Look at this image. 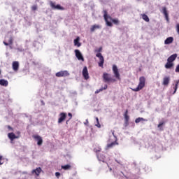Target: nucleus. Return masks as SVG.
<instances>
[{
  "instance_id": "1",
  "label": "nucleus",
  "mask_w": 179,
  "mask_h": 179,
  "mask_svg": "<svg viewBox=\"0 0 179 179\" xmlns=\"http://www.w3.org/2000/svg\"><path fill=\"white\" fill-rule=\"evenodd\" d=\"M103 12L104 20L107 26H109V27H113V23H114V24H118L120 23V21L118 20V19H113L111 16L108 15V13L107 12V10H103ZM108 19H110V20H111L113 23L108 21Z\"/></svg>"
},
{
  "instance_id": "2",
  "label": "nucleus",
  "mask_w": 179,
  "mask_h": 179,
  "mask_svg": "<svg viewBox=\"0 0 179 179\" xmlns=\"http://www.w3.org/2000/svg\"><path fill=\"white\" fill-rule=\"evenodd\" d=\"M177 59V54H173L171 55L167 59V62L165 64L166 69H171V68H174V61Z\"/></svg>"
},
{
  "instance_id": "3",
  "label": "nucleus",
  "mask_w": 179,
  "mask_h": 179,
  "mask_svg": "<svg viewBox=\"0 0 179 179\" xmlns=\"http://www.w3.org/2000/svg\"><path fill=\"white\" fill-rule=\"evenodd\" d=\"M101 51H103V47L94 50V52H96V57L99 58V66H100V68H103L104 57H103V55L100 53Z\"/></svg>"
},
{
  "instance_id": "4",
  "label": "nucleus",
  "mask_w": 179,
  "mask_h": 179,
  "mask_svg": "<svg viewBox=\"0 0 179 179\" xmlns=\"http://www.w3.org/2000/svg\"><path fill=\"white\" fill-rule=\"evenodd\" d=\"M146 83V78L145 77L141 76L139 78V83L137 87L132 89L131 90L133 92H139L140 90H142L143 89V87L145 86Z\"/></svg>"
},
{
  "instance_id": "5",
  "label": "nucleus",
  "mask_w": 179,
  "mask_h": 179,
  "mask_svg": "<svg viewBox=\"0 0 179 179\" xmlns=\"http://www.w3.org/2000/svg\"><path fill=\"white\" fill-rule=\"evenodd\" d=\"M103 79L105 83H110V82L114 83V82H117V80H115V78H111V76H110V74L108 73H103Z\"/></svg>"
},
{
  "instance_id": "6",
  "label": "nucleus",
  "mask_w": 179,
  "mask_h": 179,
  "mask_svg": "<svg viewBox=\"0 0 179 179\" xmlns=\"http://www.w3.org/2000/svg\"><path fill=\"white\" fill-rule=\"evenodd\" d=\"M112 71L113 72L115 78H116V79H117L118 80H121V76L120 75V71H118V67H117V65H113Z\"/></svg>"
},
{
  "instance_id": "7",
  "label": "nucleus",
  "mask_w": 179,
  "mask_h": 179,
  "mask_svg": "<svg viewBox=\"0 0 179 179\" xmlns=\"http://www.w3.org/2000/svg\"><path fill=\"white\" fill-rule=\"evenodd\" d=\"M50 5L52 9H56L57 10H65V8L62 7L61 5H55V2L50 1Z\"/></svg>"
},
{
  "instance_id": "8",
  "label": "nucleus",
  "mask_w": 179,
  "mask_h": 179,
  "mask_svg": "<svg viewBox=\"0 0 179 179\" xmlns=\"http://www.w3.org/2000/svg\"><path fill=\"white\" fill-rule=\"evenodd\" d=\"M57 78H65L66 76H69V72L68 71H61L56 73Z\"/></svg>"
},
{
  "instance_id": "9",
  "label": "nucleus",
  "mask_w": 179,
  "mask_h": 179,
  "mask_svg": "<svg viewBox=\"0 0 179 179\" xmlns=\"http://www.w3.org/2000/svg\"><path fill=\"white\" fill-rule=\"evenodd\" d=\"M32 137L36 141L38 146H41L43 145V138L39 135L35 134Z\"/></svg>"
},
{
  "instance_id": "10",
  "label": "nucleus",
  "mask_w": 179,
  "mask_h": 179,
  "mask_svg": "<svg viewBox=\"0 0 179 179\" xmlns=\"http://www.w3.org/2000/svg\"><path fill=\"white\" fill-rule=\"evenodd\" d=\"M75 54L76 58L78 59V61H85V58H83V55H82V53L79 50H75Z\"/></svg>"
},
{
  "instance_id": "11",
  "label": "nucleus",
  "mask_w": 179,
  "mask_h": 179,
  "mask_svg": "<svg viewBox=\"0 0 179 179\" xmlns=\"http://www.w3.org/2000/svg\"><path fill=\"white\" fill-rule=\"evenodd\" d=\"M41 171H43V170L40 167H38L36 169H33L31 171V175L36 176V177H38L41 173Z\"/></svg>"
},
{
  "instance_id": "12",
  "label": "nucleus",
  "mask_w": 179,
  "mask_h": 179,
  "mask_svg": "<svg viewBox=\"0 0 179 179\" xmlns=\"http://www.w3.org/2000/svg\"><path fill=\"white\" fill-rule=\"evenodd\" d=\"M59 118L58 119V124H62V122H64L65 120H66V113H61L59 114Z\"/></svg>"
},
{
  "instance_id": "13",
  "label": "nucleus",
  "mask_w": 179,
  "mask_h": 179,
  "mask_svg": "<svg viewBox=\"0 0 179 179\" xmlns=\"http://www.w3.org/2000/svg\"><path fill=\"white\" fill-rule=\"evenodd\" d=\"M83 76L87 80L89 79V71H87V67L85 66L83 69Z\"/></svg>"
},
{
  "instance_id": "14",
  "label": "nucleus",
  "mask_w": 179,
  "mask_h": 179,
  "mask_svg": "<svg viewBox=\"0 0 179 179\" xmlns=\"http://www.w3.org/2000/svg\"><path fill=\"white\" fill-rule=\"evenodd\" d=\"M124 124L127 127L129 125V116L128 115V110H126L124 114Z\"/></svg>"
},
{
  "instance_id": "15",
  "label": "nucleus",
  "mask_w": 179,
  "mask_h": 179,
  "mask_svg": "<svg viewBox=\"0 0 179 179\" xmlns=\"http://www.w3.org/2000/svg\"><path fill=\"white\" fill-rule=\"evenodd\" d=\"M162 13L164 15L166 22H170V19L169 18V13H167V8L166 7L162 8Z\"/></svg>"
},
{
  "instance_id": "16",
  "label": "nucleus",
  "mask_w": 179,
  "mask_h": 179,
  "mask_svg": "<svg viewBox=\"0 0 179 179\" xmlns=\"http://www.w3.org/2000/svg\"><path fill=\"white\" fill-rule=\"evenodd\" d=\"M170 83V77L166 76L163 78L162 85L164 86H169V84Z\"/></svg>"
},
{
  "instance_id": "17",
  "label": "nucleus",
  "mask_w": 179,
  "mask_h": 179,
  "mask_svg": "<svg viewBox=\"0 0 179 179\" xmlns=\"http://www.w3.org/2000/svg\"><path fill=\"white\" fill-rule=\"evenodd\" d=\"M8 136L9 139H10V141H14V139L19 138V136H17L16 135H15V133L13 132L8 133Z\"/></svg>"
},
{
  "instance_id": "18",
  "label": "nucleus",
  "mask_w": 179,
  "mask_h": 179,
  "mask_svg": "<svg viewBox=\"0 0 179 179\" xmlns=\"http://www.w3.org/2000/svg\"><path fill=\"white\" fill-rule=\"evenodd\" d=\"M96 156L99 162H103V163H104V161L106 160V156L99 153L96 154Z\"/></svg>"
},
{
  "instance_id": "19",
  "label": "nucleus",
  "mask_w": 179,
  "mask_h": 179,
  "mask_svg": "<svg viewBox=\"0 0 179 179\" xmlns=\"http://www.w3.org/2000/svg\"><path fill=\"white\" fill-rule=\"evenodd\" d=\"M13 71L19 70V62H13Z\"/></svg>"
},
{
  "instance_id": "20",
  "label": "nucleus",
  "mask_w": 179,
  "mask_h": 179,
  "mask_svg": "<svg viewBox=\"0 0 179 179\" xmlns=\"http://www.w3.org/2000/svg\"><path fill=\"white\" fill-rule=\"evenodd\" d=\"M4 45H12L13 44V38L10 36L8 40V43L3 41Z\"/></svg>"
},
{
  "instance_id": "21",
  "label": "nucleus",
  "mask_w": 179,
  "mask_h": 179,
  "mask_svg": "<svg viewBox=\"0 0 179 179\" xmlns=\"http://www.w3.org/2000/svg\"><path fill=\"white\" fill-rule=\"evenodd\" d=\"M173 41H174V38L173 37H169L165 40L164 44H171Z\"/></svg>"
},
{
  "instance_id": "22",
  "label": "nucleus",
  "mask_w": 179,
  "mask_h": 179,
  "mask_svg": "<svg viewBox=\"0 0 179 179\" xmlns=\"http://www.w3.org/2000/svg\"><path fill=\"white\" fill-rule=\"evenodd\" d=\"M0 85H1V86H5V87L8 86V80H6L5 79H1Z\"/></svg>"
},
{
  "instance_id": "23",
  "label": "nucleus",
  "mask_w": 179,
  "mask_h": 179,
  "mask_svg": "<svg viewBox=\"0 0 179 179\" xmlns=\"http://www.w3.org/2000/svg\"><path fill=\"white\" fill-rule=\"evenodd\" d=\"M108 87L107 86V85H105L103 87H101L99 90H97L96 91H95V94H97L98 93H100V92H103V90H107Z\"/></svg>"
},
{
  "instance_id": "24",
  "label": "nucleus",
  "mask_w": 179,
  "mask_h": 179,
  "mask_svg": "<svg viewBox=\"0 0 179 179\" xmlns=\"http://www.w3.org/2000/svg\"><path fill=\"white\" fill-rule=\"evenodd\" d=\"M100 27H101L100 25H97V24L92 25L90 28V31L93 33L94 30H97V29H100Z\"/></svg>"
},
{
  "instance_id": "25",
  "label": "nucleus",
  "mask_w": 179,
  "mask_h": 179,
  "mask_svg": "<svg viewBox=\"0 0 179 179\" xmlns=\"http://www.w3.org/2000/svg\"><path fill=\"white\" fill-rule=\"evenodd\" d=\"M80 38L77 37L76 39L74 40V45L76 47H80L82 44L79 42Z\"/></svg>"
},
{
  "instance_id": "26",
  "label": "nucleus",
  "mask_w": 179,
  "mask_h": 179,
  "mask_svg": "<svg viewBox=\"0 0 179 179\" xmlns=\"http://www.w3.org/2000/svg\"><path fill=\"white\" fill-rule=\"evenodd\" d=\"M62 169L63 170H71V169H72V166H71L70 164L62 165Z\"/></svg>"
},
{
  "instance_id": "27",
  "label": "nucleus",
  "mask_w": 179,
  "mask_h": 179,
  "mask_svg": "<svg viewBox=\"0 0 179 179\" xmlns=\"http://www.w3.org/2000/svg\"><path fill=\"white\" fill-rule=\"evenodd\" d=\"M141 17H142V19L143 20H145V22H149L150 21L149 17H148V15H146V14H141Z\"/></svg>"
},
{
  "instance_id": "28",
  "label": "nucleus",
  "mask_w": 179,
  "mask_h": 179,
  "mask_svg": "<svg viewBox=\"0 0 179 179\" xmlns=\"http://www.w3.org/2000/svg\"><path fill=\"white\" fill-rule=\"evenodd\" d=\"M115 145H118V143L116 141L112 142L111 143L108 144V148H113V146H115Z\"/></svg>"
},
{
  "instance_id": "29",
  "label": "nucleus",
  "mask_w": 179,
  "mask_h": 179,
  "mask_svg": "<svg viewBox=\"0 0 179 179\" xmlns=\"http://www.w3.org/2000/svg\"><path fill=\"white\" fill-rule=\"evenodd\" d=\"M94 152H95V153H99V152H101V148H100L99 146H96L94 148Z\"/></svg>"
},
{
  "instance_id": "30",
  "label": "nucleus",
  "mask_w": 179,
  "mask_h": 179,
  "mask_svg": "<svg viewBox=\"0 0 179 179\" xmlns=\"http://www.w3.org/2000/svg\"><path fill=\"white\" fill-rule=\"evenodd\" d=\"M141 121H145V119L143 117H138L136 119L135 122H136V124H139V122H141Z\"/></svg>"
},
{
  "instance_id": "31",
  "label": "nucleus",
  "mask_w": 179,
  "mask_h": 179,
  "mask_svg": "<svg viewBox=\"0 0 179 179\" xmlns=\"http://www.w3.org/2000/svg\"><path fill=\"white\" fill-rule=\"evenodd\" d=\"M96 127H97L98 128H101V125L100 124V122H99V117H96Z\"/></svg>"
},
{
  "instance_id": "32",
  "label": "nucleus",
  "mask_w": 179,
  "mask_h": 179,
  "mask_svg": "<svg viewBox=\"0 0 179 179\" xmlns=\"http://www.w3.org/2000/svg\"><path fill=\"white\" fill-rule=\"evenodd\" d=\"M165 122H161L159 123L158 124V128H160L161 127H162V125H164Z\"/></svg>"
},
{
  "instance_id": "33",
  "label": "nucleus",
  "mask_w": 179,
  "mask_h": 179,
  "mask_svg": "<svg viewBox=\"0 0 179 179\" xmlns=\"http://www.w3.org/2000/svg\"><path fill=\"white\" fill-rule=\"evenodd\" d=\"M32 10H37V5H34L31 7Z\"/></svg>"
},
{
  "instance_id": "34",
  "label": "nucleus",
  "mask_w": 179,
  "mask_h": 179,
  "mask_svg": "<svg viewBox=\"0 0 179 179\" xmlns=\"http://www.w3.org/2000/svg\"><path fill=\"white\" fill-rule=\"evenodd\" d=\"M55 176L57 178H59V177L61 176V173L59 172H56Z\"/></svg>"
},
{
  "instance_id": "35",
  "label": "nucleus",
  "mask_w": 179,
  "mask_h": 179,
  "mask_svg": "<svg viewBox=\"0 0 179 179\" xmlns=\"http://www.w3.org/2000/svg\"><path fill=\"white\" fill-rule=\"evenodd\" d=\"M68 115L69 116V120H72V113H69Z\"/></svg>"
},
{
  "instance_id": "36",
  "label": "nucleus",
  "mask_w": 179,
  "mask_h": 179,
  "mask_svg": "<svg viewBox=\"0 0 179 179\" xmlns=\"http://www.w3.org/2000/svg\"><path fill=\"white\" fill-rule=\"evenodd\" d=\"M7 128L8 129H10V131H13V128H12V127H10V126H7Z\"/></svg>"
},
{
  "instance_id": "37",
  "label": "nucleus",
  "mask_w": 179,
  "mask_h": 179,
  "mask_svg": "<svg viewBox=\"0 0 179 179\" xmlns=\"http://www.w3.org/2000/svg\"><path fill=\"white\" fill-rule=\"evenodd\" d=\"M121 173H122V174L124 176V178L128 179V177H127L126 176H124V173H122V172H121Z\"/></svg>"
},
{
  "instance_id": "38",
  "label": "nucleus",
  "mask_w": 179,
  "mask_h": 179,
  "mask_svg": "<svg viewBox=\"0 0 179 179\" xmlns=\"http://www.w3.org/2000/svg\"><path fill=\"white\" fill-rule=\"evenodd\" d=\"M69 121H71V120H69V119L68 120H66V124H68V122H69Z\"/></svg>"
},
{
  "instance_id": "39",
  "label": "nucleus",
  "mask_w": 179,
  "mask_h": 179,
  "mask_svg": "<svg viewBox=\"0 0 179 179\" xmlns=\"http://www.w3.org/2000/svg\"><path fill=\"white\" fill-rule=\"evenodd\" d=\"M0 160H2V156L0 155Z\"/></svg>"
},
{
  "instance_id": "40",
  "label": "nucleus",
  "mask_w": 179,
  "mask_h": 179,
  "mask_svg": "<svg viewBox=\"0 0 179 179\" xmlns=\"http://www.w3.org/2000/svg\"><path fill=\"white\" fill-rule=\"evenodd\" d=\"M24 174H27V172H24Z\"/></svg>"
},
{
  "instance_id": "41",
  "label": "nucleus",
  "mask_w": 179,
  "mask_h": 179,
  "mask_svg": "<svg viewBox=\"0 0 179 179\" xmlns=\"http://www.w3.org/2000/svg\"><path fill=\"white\" fill-rule=\"evenodd\" d=\"M0 164H2V163L0 162Z\"/></svg>"
},
{
  "instance_id": "42",
  "label": "nucleus",
  "mask_w": 179,
  "mask_h": 179,
  "mask_svg": "<svg viewBox=\"0 0 179 179\" xmlns=\"http://www.w3.org/2000/svg\"><path fill=\"white\" fill-rule=\"evenodd\" d=\"M0 75H1V70H0Z\"/></svg>"
},
{
  "instance_id": "43",
  "label": "nucleus",
  "mask_w": 179,
  "mask_h": 179,
  "mask_svg": "<svg viewBox=\"0 0 179 179\" xmlns=\"http://www.w3.org/2000/svg\"><path fill=\"white\" fill-rule=\"evenodd\" d=\"M110 170H112L111 168L110 169Z\"/></svg>"
}]
</instances>
